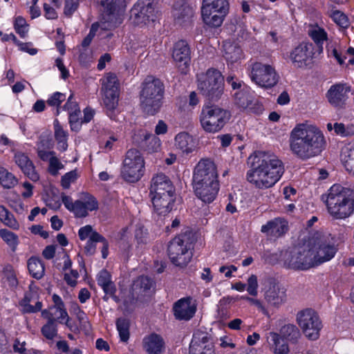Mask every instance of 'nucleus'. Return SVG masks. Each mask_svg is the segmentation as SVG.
Masks as SVG:
<instances>
[{
    "label": "nucleus",
    "instance_id": "nucleus-1",
    "mask_svg": "<svg viewBox=\"0 0 354 354\" xmlns=\"http://www.w3.org/2000/svg\"><path fill=\"white\" fill-rule=\"evenodd\" d=\"M326 146L324 133L316 126L299 123L290 133V150L301 160L306 161L319 156Z\"/></svg>",
    "mask_w": 354,
    "mask_h": 354
},
{
    "label": "nucleus",
    "instance_id": "nucleus-2",
    "mask_svg": "<svg viewBox=\"0 0 354 354\" xmlns=\"http://www.w3.org/2000/svg\"><path fill=\"white\" fill-rule=\"evenodd\" d=\"M250 158L252 164L247 172V180L257 188L272 187L284 173L283 162L273 153L259 151Z\"/></svg>",
    "mask_w": 354,
    "mask_h": 354
},
{
    "label": "nucleus",
    "instance_id": "nucleus-3",
    "mask_svg": "<svg viewBox=\"0 0 354 354\" xmlns=\"http://www.w3.org/2000/svg\"><path fill=\"white\" fill-rule=\"evenodd\" d=\"M327 210L335 219H344L354 212V190L339 184L333 185L327 195H322Z\"/></svg>",
    "mask_w": 354,
    "mask_h": 354
},
{
    "label": "nucleus",
    "instance_id": "nucleus-4",
    "mask_svg": "<svg viewBox=\"0 0 354 354\" xmlns=\"http://www.w3.org/2000/svg\"><path fill=\"white\" fill-rule=\"evenodd\" d=\"M165 86L162 81L153 76H148L141 84L139 95L140 106L143 113L154 115L163 104Z\"/></svg>",
    "mask_w": 354,
    "mask_h": 354
},
{
    "label": "nucleus",
    "instance_id": "nucleus-5",
    "mask_svg": "<svg viewBox=\"0 0 354 354\" xmlns=\"http://www.w3.org/2000/svg\"><path fill=\"white\" fill-rule=\"evenodd\" d=\"M193 236L186 231L175 236L169 243L167 253L171 262L176 266L184 268L192 258Z\"/></svg>",
    "mask_w": 354,
    "mask_h": 354
},
{
    "label": "nucleus",
    "instance_id": "nucleus-6",
    "mask_svg": "<svg viewBox=\"0 0 354 354\" xmlns=\"http://www.w3.org/2000/svg\"><path fill=\"white\" fill-rule=\"evenodd\" d=\"M224 79L221 72L209 68L205 73L197 75L198 89L209 100H218L223 92Z\"/></svg>",
    "mask_w": 354,
    "mask_h": 354
},
{
    "label": "nucleus",
    "instance_id": "nucleus-7",
    "mask_svg": "<svg viewBox=\"0 0 354 354\" xmlns=\"http://www.w3.org/2000/svg\"><path fill=\"white\" fill-rule=\"evenodd\" d=\"M230 117L227 110L215 104H205L201 110L200 122L206 132L216 133L223 128Z\"/></svg>",
    "mask_w": 354,
    "mask_h": 354
},
{
    "label": "nucleus",
    "instance_id": "nucleus-8",
    "mask_svg": "<svg viewBox=\"0 0 354 354\" xmlns=\"http://www.w3.org/2000/svg\"><path fill=\"white\" fill-rule=\"evenodd\" d=\"M145 173V160L141 153L136 149H129L124 156L120 169V176L126 182L135 183Z\"/></svg>",
    "mask_w": 354,
    "mask_h": 354
},
{
    "label": "nucleus",
    "instance_id": "nucleus-9",
    "mask_svg": "<svg viewBox=\"0 0 354 354\" xmlns=\"http://www.w3.org/2000/svg\"><path fill=\"white\" fill-rule=\"evenodd\" d=\"M296 321L308 339L316 340L319 337L323 324L318 313L314 309L305 308L299 310L297 313Z\"/></svg>",
    "mask_w": 354,
    "mask_h": 354
},
{
    "label": "nucleus",
    "instance_id": "nucleus-10",
    "mask_svg": "<svg viewBox=\"0 0 354 354\" xmlns=\"http://www.w3.org/2000/svg\"><path fill=\"white\" fill-rule=\"evenodd\" d=\"M248 70L251 80L259 86L269 88L279 82V76L271 65L257 62L252 64Z\"/></svg>",
    "mask_w": 354,
    "mask_h": 354
},
{
    "label": "nucleus",
    "instance_id": "nucleus-11",
    "mask_svg": "<svg viewBox=\"0 0 354 354\" xmlns=\"http://www.w3.org/2000/svg\"><path fill=\"white\" fill-rule=\"evenodd\" d=\"M313 267L332 259L337 251L334 243L330 241V237L323 236L317 237L314 245L309 249Z\"/></svg>",
    "mask_w": 354,
    "mask_h": 354
},
{
    "label": "nucleus",
    "instance_id": "nucleus-12",
    "mask_svg": "<svg viewBox=\"0 0 354 354\" xmlns=\"http://www.w3.org/2000/svg\"><path fill=\"white\" fill-rule=\"evenodd\" d=\"M309 250H286L281 255V261L283 266L288 269L306 270L313 268L312 257Z\"/></svg>",
    "mask_w": 354,
    "mask_h": 354
},
{
    "label": "nucleus",
    "instance_id": "nucleus-13",
    "mask_svg": "<svg viewBox=\"0 0 354 354\" xmlns=\"http://www.w3.org/2000/svg\"><path fill=\"white\" fill-rule=\"evenodd\" d=\"M214 162L209 159H203L196 165L193 175V185L219 183Z\"/></svg>",
    "mask_w": 354,
    "mask_h": 354
},
{
    "label": "nucleus",
    "instance_id": "nucleus-14",
    "mask_svg": "<svg viewBox=\"0 0 354 354\" xmlns=\"http://www.w3.org/2000/svg\"><path fill=\"white\" fill-rule=\"evenodd\" d=\"M131 19L136 25H145L155 20L154 8L149 0L138 1L131 10Z\"/></svg>",
    "mask_w": 354,
    "mask_h": 354
},
{
    "label": "nucleus",
    "instance_id": "nucleus-15",
    "mask_svg": "<svg viewBox=\"0 0 354 354\" xmlns=\"http://www.w3.org/2000/svg\"><path fill=\"white\" fill-rule=\"evenodd\" d=\"M286 289L273 279L267 280L264 299L272 307L279 308L286 301Z\"/></svg>",
    "mask_w": 354,
    "mask_h": 354
},
{
    "label": "nucleus",
    "instance_id": "nucleus-16",
    "mask_svg": "<svg viewBox=\"0 0 354 354\" xmlns=\"http://www.w3.org/2000/svg\"><path fill=\"white\" fill-rule=\"evenodd\" d=\"M314 46L311 43L302 42L295 47L290 55V58L295 67L302 68L308 65L314 55Z\"/></svg>",
    "mask_w": 354,
    "mask_h": 354
},
{
    "label": "nucleus",
    "instance_id": "nucleus-17",
    "mask_svg": "<svg viewBox=\"0 0 354 354\" xmlns=\"http://www.w3.org/2000/svg\"><path fill=\"white\" fill-rule=\"evenodd\" d=\"M164 194H175V187L167 176L157 174L151 180L149 196Z\"/></svg>",
    "mask_w": 354,
    "mask_h": 354
},
{
    "label": "nucleus",
    "instance_id": "nucleus-18",
    "mask_svg": "<svg viewBox=\"0 0 354 354\" xmlns=\"http://www.w3.org/2000/svg\"><path fill=\"white\" fill-rule=\"evenodd\" d=\"M173 310L176 319L188 321L196 313V304L192 297H184L174 303Z\"/></svg>",
    "mask_w": 354,
    "mask_h": 354
},
{
    "label": "nucleus",
    "instance_id": "nucleus-19",
    "mask_svg": "<svg viewBox=\"0 0 354 354\" xmlns=\"http://www.w3.org/2000/svg\"><path fill=\"white\" fill-rule=\"evenodd\" d=\"M351 86L346 84H336L330 86L326 93L329 103L336 108L345 106Z\"/></svg>",
    "mask_w": 354,
    "mask_h": 354
},
{
    "label": "nucleus",
    "instance_id": "nucleus-20",
    "mask_svg": "<svg viewBox=\"0 0 354 354\" xmlns=\"http://www.w3.org/2000/svg\"><path fill=\"white\" fill-rule=\"evenodd\" d=\"M153 205V214L165 216L173 209L176 194L149 196Z\"/></svg>",
    "mask_w": 354,
    "mask_h": 354
},
{
    "label": "nucleus",
    "instance_id": "nucleus-21",
    "mask_svg": "<svg viewBox=\"0 0 354 354\" xmlns=\"http://www.w3.org/2000/svg\"><path fill=\"white\" fill-rule=\"evenodd\" d=\"M196 197L205 204L212 203L219 191V183L194 185Z\"/></svg>",
    "mask_w": 354,
    "mask_h": 354
},
{
    "label": "nucleus",
    "instance_id": "nucleus-22",
    "mask_svg": "<svg viewBox=\"0 0 354 354\" xmlns=\"http://www.w3.org/2000/svg\"><path fill=\"white\" fill-rule=\"evenodd\" d=\"M133 139L140 148L149 152L156 151L160 147V139L144 130L139 131Z\"/></svg>",
    "mask_w": 354,
    "mask_h": 354
},
{
    "label": "nucleus",
    "instance_id": "nucleus-23",
    "mask_svg": "<svg viewBox=\"0 0 354 354\" xmlns=\"http://www.w3.org/2000/svg\"><path fill=\"white\" fill-rule=\"evenodd\" d=\"M14 160L24 175L31 180L36 182L39 179V176L36 171L32 160L26 154L22 152H17L15 154Z\"/></svg>",
    "mask_w": 354,
    "mask_h": 354
},
{
    "label": "nucleus",
    "instance_id": "nucleus-24",
    "mask_svg": "<svg viewBox=\"0 0 354 354\" xmlns=\"http://www.w3.org/2000/svg\"><path fill=\"white\" fill-rule=\"evenodd\" d=\"M190 48L185 40L177 41L173 49L172 57L178 64V67L186 68L189 66L191 59Z\"/></svg>",
    "mask_w": 354,
    "mask_h": 354
},
{
    "label": "nucleus",
    "instance_id": "nucleus-25",
    "mask_svg": "<svg viewBox=\"0 0 354 354\" xmlns=\"http://www.w3.org/2000/svg\"><path fill=\"white\" fill-rule=\"evenodd\" d=\"M101 243L102 244L101 248L102 257L106 259L109 254V244L108 241L97 232H94L90 239H88L84 246V252L86 255H93L96 251V243Z\"/></svg>",
    "mask_w": 354,
    "mask_h": 354
},
{
    "label": "nucleus",
    "instance_id": "nucleus-26",
    "mask_svg": "<svg viewBox=\"0 0 354 354\" xmlns=\"http://www.w3.org/2000/svg\"><path fill=\"white\" fill-rule=\"evenodd\" d=\"M288 230V222L281 218H276L261 227V231L268 236L280 237Z\"/></svg>",
    "mask_w": 354,
    "mask_h": 354
},
{
    "label": "nucleus",
    "instance_id": "nucleus-27",
    "mask_svg": "<svg viewBox=\"0 0 354 354\" xmlns=\"http://www.w3.org/2000/svg\"><path fill=\"white\" fill-rule=\"evenodd\" d=\"M234 103L242 109H248L252 112L260 113L263 110L261 104L255 103L252 104V97L247 91H239L234 93Z\"/></svg>",
    "mask_w": 354,
    "mask_h": 354
},
{
    "label": "nucleus",
    "instance_id": "nucleus-28",
    "mask_svg": "<svg viewBox=\"0 0 354 354\" xmlns=\"http://www.w3.org/2000/svg\"><path fill=\"white\" fill-rule=\"evenodd\" d=\"M223 57L228 65L240 63L243 52L240 46L234 42L225 41L223 45Z\"/></svg>",
    "mask_w": 354,
    "mask_h": 354
},
{
    "label": "nucleus",
    "instance_id": "nucleus-29",
    "mask_svg": "<svg viewBox=\"0 0 354 354\" xmlns=\"http://www.w3.org/2000/svg\"><path fill=\"white\" fill-rule=\"evenodd\" d=\"M41 315L44 318L56 323L59 320L62 323V320L66 319L65 324L71 327L69 324L70 318L64 307L50 306L48 310L41 311Z\"/></svg>",
    "mask_w": 354,
    "mask_h": 354
},
{
    "label": "nucleus",
    "instance_id": "nucleus-30",
    "mask_svg": "<svg viewBox=\"0 0 354 354\" xmlns=\"http://www.w3.org/2000/svg\"><path fill=\"white\" fill-rule=\"evenodd\" d=\"M267 341L274 354H288L290 352L286 341L277 333H269Z\"/></svg>",
    "mask_w": 354,
    "mask_h": 354
},
{
    "label": "nucleus",
    "instance_id": "nucleus-31",
    "mask_svg": "<svg viewBox=\"0 0 354 354\" xmlns=\"http://www.w3.org/2000/svg\"><path fill=\"white\" fill-rule=\"evenodd\" d=\"M62 201L65 207L77 218H85L88 216V213L83 208V204L80 198L73 201L71 196L64 194H62Z\"/></svg>",
    "mask_w": 354,
    "mask_h": 354
},
{
    "label": "nucleus",
    "instance_id": "nucleus-32",
    "mask_svg": "<svg viewBox=\"0 0 354 354\" xmlns=\"http://www.w3.org/2000/svg\"><path fill=\"white\" fill-rule=\"evenodd\" d=\"M143 342L145 348L149 354H158L164 351V340L157 334H151L146 337Z\"/></svg>",
    "mask_w": 354,
    "mask_h": 354
},
{
    "label": "nucleus",
    "instance_id": "nucleus-33",
    "mask_svg": "<svg viewBox=\"0 0 354 354\" xmlns=\"http://www.w3.org/2000/svg\"><path fill=\"white\" fill-rule=\"evenodd\" d=\"M175 146L182 152L189 153L194 148V142L193 138L186 132H182L175 137Z\"/></svg>",
    "mask_w": 354,
    "mask_h": 354
},
{
    "label": "nucleus",
    "instance_id": "nucleus-34",
    "mask_svg": "<svg viewBox=\"0 0 354 354\" xmlns=\"http://www.w3.org/2000/svg\"><path fill=\"white\" fill-rule=\"evenodd\" d=\"M230 3L228 0H203L201 9H204L207 12L209 10H213L218 13H227Z\"/></svg>",
    "mask_w": 354,
    "mask_h": 354
},
{
    "label": "nucleus",
    "instance_id": "nucleus-35",
    "mask_svg": "<svg viewBox=\"0 0 354 354\" xmlns=\"http://www.w3.org/2000/svg\"><path fill=\"white\" fill-rule=\"evenodd\" d=\"M97 281L104 293H113V292L117 290L115 283L112 281L111 275L106 270H102L99 272Z\"/></svg>",
    "mask_w": 354,
    "mask_h": 354
},
{
    "label": "nucleus",
    "instance_id": "nucleus-36",
    "mask_svg": "<svg viewBox=\"0 0 354 354\" xmlns=\"http://www.w3.org/2000/svg\"><path fill=\"white\" fill-rule=\"evenodd\" d=\"M28 268L32 277L37 279H41L44 275V264L41 260L37 257H32L28 259Z\"/></svg>",
    "mask_w": 354,
    "mask_h": 354
},
{
    "label": "nucleus",
    "instance_id": "nucleus-37",
    "mask_svg": "<svg viewBox=\"0 0 354 354\" xmlns=\"http://www.w3.org/2000/svg\"><path fill=\"white\" fill-rule=\"evenodd\" d=\"M285 340H288L295 344L301 337L299 328L292 324H288L283 326L280 329V335Z\"/></svg>",
    "mask_w": 354,
    "mask_h": 354
},
{
    "label": "nucleus",
    "instance_id": "nucleus-38",
    "mask_svg": "<svg viewBox=\"0 0 354 354\" xmlns=\"http://www.w3.org/2000/svg\"><path fill=\"white\" fill-rule=\"evenodd\" d=\"M194 16L193 9L187 4H183L179 9L175 8L174 17L176 23L183 24L189 22Z\"/></svg>",
    "mask_w": 354,
    "mask_h": 354
},
{
    "label": "nucleus",
    "instance_id": "nucleus-39",
    "mask_svg": "<svg viewBox=\"0 0 354 354\" xmlns=\"http://www.w3.org/2000/svg\"><path fill=\"white\" fill-rule=\"evenodd\" d=\"M201 14L203 19L206 24L212 27H218L222 24L223 17L227 13H218L213 10H209L205 12L204 9H201Z\"/></svg>",
    "mask_w": 354,
    "mask_h": 354
},
{
    "label": "nucleus",
    "instance_id": "nucleus-40",
    "mask_svg": "<svg viewBox=\"0 0 354 354\" xmlns=\"http://www.w3.org/2000/svg\"><path fill=\"white\" fill-rule=\"evenodd\" d=\"M342 161L346 169L354 176V142L345 148Z\"/></svg>",
    "mask_w": 354,
    "mask_h": 354
},
{
    "label": "nucleus",
    "instance_id": "nucleus-41",
    "mask_svg": "<svg viewBox=\"0 0 354 354\" xmlns=\"http://www.w3.org/2000/svg\"><path fill=\"white\" fill-rule=\"evenodd\" d=\"M17 183L15 176L6 169L0 167V184L7 189L13 187Z\"/></svg>",
    "mask_w": 354,
    "mask_h": 354
},
{
    "label": "nucleus",
    "instance_id": "nucleus-42",
    "mask_svg": "<svg viewBox=\"0 0 354 354\" xmlns=\"http://www.w3.org/2000/svg\"><path fill=\"white\" fill-rule=\"evenodd\" d=\"M116 327L118 330L121 341L127 342L129 338V320L123 317L117 319Z\"/></svg>",
    "mask_w": 354,
    "mask_h": 354
},
{
    "label": "nucleus",
    "instance_id": "nucleus-43",
    "mask_svg": "<svg viewBox=\"0 0 354 354\" xmlns=\"http://www.w3.org/2000/svg\"><path fill=\"white\" fill-rule=\"evenodd\" d=\"M309 35L312 39L315 41L318 47L319 53H321L323 50L322 44L324 41L327 39V34L325 30L319 27L310 30Z\"/></svg>",
    "mask_w": 354,
    "mask_h": 354
},
{
    "label": "nucleus",
    "instance_id": "nucleus-44",
    "mask_svg": "<svg viewBox=\"0 0 354 354\" xmlns=\"http://www.w3.org/2000/svg\"><path fill=\"white\" fill-rule=\"evenodd\" d=\"M0 236L9 245L12 252H15L19 244L18 236L6 229L0 230Z\"/></svg>",
    "mask_w": 354,
    "mask_h": 354
},
{
    "label": "nucleus",
    "instance_id": "nucleus-45",
    "mask_svg": "<svg viewBox=\"0 0 354 354\" xmlns=\"http://www.w3.org/2000/svg\"><path fill=\"white\" fill-rule=\"evenodd\" d=\"M0 220L7 226L12 229H18L19 223L14 218L13 214L4 206H0Z\"/></svg>",
    "mask_w": 354,
    "mask_h": 354
},
{
    "label": "nucleus",
    "instance_id": "nucleus-46",
    "mask_svg": "<svg viewBox=\"0 0 354 354\" xmlns=\"http://www.w3.org/2000/svg\"><path fill=\"white\" fill-rule=\"evenodd\" d=\"M102 84V89L104 91V93L109 91L118 92V79L113 73H108L103 79Z\"/></svg>",
    "mask_w": 354,
    "mask_h": 354
},
{
    "label": "nucleus",
    "instance_id": "nucleus-47",
    "mask_svg": "<svg viewBox=\"0 0 354 354\" xmlns=\"http://www.w3.org/2000/svg\"><path fill=\"white\" fill-rule=\"evenodd\" d=\"M104 97L103 102L105 107L108 111H113L118 106V92L113 91H106L104 93Z\"/></svg>",
    "mask_w": 354,
    "mask_h": 354
},
{
    "label": "nucleus",
    "instance_id": "nucleus-48",
    "mask_svg": "<svg viewBox=\"0 0 354 354\" xmlns=\"http://www.w3.org/2000/svg\"><path fill=\"white\" fill-rule=\"evenodd\" d=\"M83 204V208L88 214L89 212L97 210L98 209V202L92 195L86 193L80 198Z\"/></svg>",
    "mask_w": 354,
    "mask_h": 354
},
{
    "label": "nucleus",
    "instance_id": "nucleus-49",
    "mask_svg": "<svg viewBox=\"0 0 354 354\" xmlns=\"http://www.w3.org/2000/svg\"><path fill=\"white\" fill-rule=\"evenodd\" d=\"M14 28L15 32L21 38H24L26 37L28 34L29 30V25L24 17H22L21 16H18L15 19Z\"/></svg>",
    "mask_w": 354,
    "mask_h": 354
},
{
    "label": "nucleus",
    "instance_id": "nucleus-50",
    "mask_svg": "<svg viewBox=\"0 0 354 354\" xmlns=\"http://www.w3.org/2000/svg\"><path fill=\"white\" fill-rule=\"evenodd\" d=\"M334 131L337 135L342 137L354 136V124H344L336 122L334 124Z\"/></svg>",
    "mask_w": 354,
    "mask_h": 354
},
{
    "label": "nucleus",
    "instance_id": "nucleus-51",
    "mask_svg": "<svg viewBox=\"0 0 354 354\" xmlns=\"http://www.w3.org/2000/svg\"><path fill=\"white\" fill-rule=\"evenodd\" d=\"M68 132L63 129H57L55 131V138L57 142V149L64 151L68 148Z\"/></svg>",
    "mask_w": 354,
    "mask_h": 354
},
{
    "label": "nucleus",
    "instance_id": "nucleus-52",
    "mask_svg": "<svg viewBox=\"0 0 354 354\" xmlns=\"http://www.w3.org/2000/svg\"><path fill=\"white\" fill-rule=\"evenodd\" d=\"M66 95L64 93L60 92L54 93L47 100L46 103L50 106L57 107L56 115L59 114V108L61 103L65 101Z\"/></svg>",
    "mask_w": 354,
    "mask_h": 354
},
{
    "label": "nucleus",
    "instance_id": "nucleus-53",
    "mask_svg": "<svg viewBox=\"0 0 354 354\" xmlns=\"http://www.w3.org/2000/svg\"><path fill=\"white\" fill-rule=\"evenodd\" d=\"M37 153L38 157L43 161H49L50 158L55 155L53 151H46L45 149V140H40L37 144Z\"/></svg>",
    "mask_w": 354,
    "mask_h": 354
},
{
    "label": "nucleus",
    "instance_id": "nucleus-54",
    "mask_svg": "<svg viewBox=\"0 0 354 354\" xmlns=\"http://www.w3.org/2000/svg\"><path fill=\"white\" fill-rule=\"evenodd\" d=\"M153 285L152 280L146 276L138 277L133 284V290H136L138 288L144 291L149 290Z\"/></svg>",
    "mask_w": 354,
    "mask_h": 354
},
{
    "label": "nucleus",
    "instance_id": "nucleus-55",
    "mask_svg": "<svg viewBox=\"0 0 354 354\" xmlns=\"http://www.w3.org/2000/svg\"><path fill=\"white\" fill-rule=\"evenodd\" d=\"M41 333L47 339H52L57 335V324L55 322L48 320L46 324L41 328Z\"/></svg>",
    "mask_w": 354,
    "mask_h": 354
},
{
    "label": "nucleus",
    "instance_id": "nucleus-56",
    "mask_svg": "<svg viewBox=\"0 0 354 354\" xmlns=\"http://www.w3.org/2000/svg\"><path fill=\"white\" fill-rule=\"evenodd\" d=\"M96 1L101 5L109 14H113L122 0H96Z\"/></svg>",
    "mask_w": 354,
    "mask_h": 354
},
{
    "label": "nucleus",
    "instance_id": "nucleus-57",
    "mask_svg": "<svg viewBox=\"0 0 354 354\" xmlns=\"http://www.w3.org/2000/svg\"><path fill=\"white\" fill-rule=\"evenodd\" d=\"M100 28H101V30H105V28L101 26L98 22H95L91 25L89 33L83 39L82 42V46L83 47H88L91 44L93 37H95L97 31L99 30Z\"/></svg>",
    "mask_w": 354,
    "mask_h": 354
},
{
    "label": "nucleus",
    "instance_id": "nucleus-58",
    "mask_svg": "<svg viewBox=\"0 0 354 354\" xmlns=\"http://www.w3.org/2000/svg\"><path fill=\"white\" fill-rule=\"evenodd\" d=\"M81 111L80 112H74L68 115L69 124L72 131H78L82 124V118L80 117Z\"/></svg>",
    "mask_w": 354,
    "mask_h": 354
},
{
    "label": "nucleus",
    "instance_id": "nucleus-59",
    "mask_svg": "<svg viewBox=\"0 0 354 354\" xmlns=\"http://www.w3.org/2000/svg\"><path fill=\"white\" fill-rule=\"evenodd\" d=\"M48 171L53 176H57L58 171L64 167L63 164L54 155L48 161Z\"/></svg>",
    "mask_w": 354,
    "mask_h": 354
},
{
    "label": "nucleus",
    "instance_id": "nucleus-60",
    "mask_svg": "<svg viewBox=\"0 0 354 354\" xmlns=\"http://www.w3.org/2000/svg\"><path fill=\"white\" fill-rule=\"evenodd\" d=\"M334 21L342 28H347L348 26V19L343 12L336 10L333 13Z\"/></svg>",
    "mask_w": 354,
    "mask_h": 354
},
{
    "label": "nucleus",
    "instance_id": "nucleus-61",
    "mask_svg": "<svg viewBox=\"0 0 354 354\" xmlns=\"http://www.w3.org/2000/svg\"><path fill=\"white\" fill-rule=\"evenodd\" d=\"M77 178V174L76 170L71 171L66 174H65L62 177V186L64 189H68L70 187L71 183L75 181Z\"/></svg>",
    "mask_w": 354,
    "mask_h": 354
},
{
    "label": "nucleus",
    "instance_id": "nucleus-62",
    "mask_svg": "<svg viewBox=\"0 0 354 354\" xmlns=\"http://www.w3.org/2000/svg\"><path fill=\"white\" fill-rule=\"evenodd\" d=\"M79 7V0H65L64 13L70 17Z\"/></svg>",
    "mask_w": 354,
    "mask_h": 354
},
{
    "label": "nucleus",
    "instance_id": "nucleus-63",
    "mask_svg": "<svg viewBox=\"0 0 354 354\" xmlns=\"http://www.w3.org/2000/svg\"><path fill=\"white\" fill-rule=\"evenodd\" d=\"M73 95L71 94L66 104L64 105L62 109L65 111H67L68 113V115L71 113H73L74 112H80V109L77 104V103L73 100Z\"/></svg>",
    "mask_w": 354,
    "mask_h": 354
},
{
    "label": "nucleus",
    "instance_id": "nucleus-64",
    "mask_svg": "<svg viewBox=\"0 0 354 354\" xmlns=\"http://www.w3.org/2000/svg\"><path fill=\"white\" fill-rule=\"evenodd\" d=\"M247 291L250 295L256 296L257 295L258 282L257 277L254 274H252L248 279Z\"/></svg>",
    "mask_w": 354,
    "mask_h": 354
}]
</instances>
